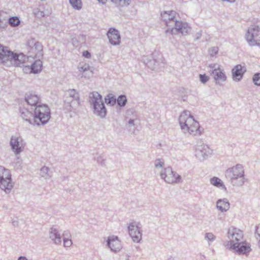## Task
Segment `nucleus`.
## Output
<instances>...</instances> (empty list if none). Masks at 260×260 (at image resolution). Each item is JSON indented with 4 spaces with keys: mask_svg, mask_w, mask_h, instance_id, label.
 <instances>
[{
    "mask_svg": "<svg viewBox=\"0 0 260 260\" xmlns=\"http://www.w3.org/2000/svg\"><path fill=\"white\" fill-rule=\"evenodd\" d=\"M126 98L124 95H120L117 99V103L119 105L123 106L125 105L126 102Z\"/></svg>",
    "mask_w": 260,
    "mask_h": 260,
    "instance_id": "nucleus-27",
    "label": "nucleus"
},
{
    "mask_svg": "<svg viewBox=\"0 0 260 260\" xmlns=\"http://www.w3.org/2000/svg\"><path fill=\"white\" fill-rule=\"evenodd\" d=\"M129 234L133 241L139 242L141 239V233L138 225L134 222L131 223L128 226Z\"/></svg>",
    "mask_w": 260,
    "mask_h": 260,
    "instance_id": "nucleus-14",
    "label": "nucleus"
},
{
    "mask_svg": "<svg viewBox=\"0 0 260 260\" xmlns=\"http://www.w3.org/2000/svg\"><path fill=\"white\" fill-rule=\"evenodd\" d=\"M43 68L42 62L40 60H36L31 66H25L23 68V72L26 74H37L40 73Z\"/></svg>",
    "mask_w": 260,
    "mask_h": 260,
    "instance_id": "nucleus-15",
    "label": "nucleus"
},
{
    "mask_svg": "<svg viewBox=\"0 0 260 260\" xmlns=\"http://www.w3.org/2000/svg\"><path fill=\"white\" fill-rule=\"evenodd\" d=\"M27 103L30 105H36L39 101V98L36 95L30 94L26 98Z\"/></svg>",
    "mask_w": 260,
    "mask_h": 260,
    "instance_id": "nucleus-22",
    "label": "nucleus"
},
{
    "mask_svg": "<svg viewBox=\"0 0 260 260\" xmlns=\"http://www.w3.org/2000/svg\"><path fill=\"white\" fill-rule=\"evenodd\" d=\"M113 3L120 5L121 6H125L128 5L131 0H111Z\"/></svg>",
    "mask_w": 260,
    "mask_h": 260,
    "instance_id": "nucleus-26",
    "label": "nucleus"
},
{
    "mask_svg": "<svg viewBox=\"0 0 260 260\" xmlns=\"http://www.w3.org/2000/svg\"><path fill=\"white\" fill-rule=\"evenodd\" d=\"M50 238L54 241L55 243H57V241L60 242L61 237L59 234H58L57 232L55 229L52 228L50 233Z\"/></svg>",
    "mask_w": 260,
    "mask_h": 260,
    "instance_id": "nucleus-21",
    "label": "nucleus"
},
{
    "mask_svg": "<svg viewBox=\"0 0 260 260\" xmlns=\"http://www.w3.org/2000/svg\"><path fill=\"white\" fill-rule=\"evenodd\" d=\"M11 51L7 47L0 45V62L6 63L9 61V57Z\"/></svg>",
    "mask_w": 260,
    "mask_h": 260,
    "instance_id": "nucleus-18",
    "label": "nucleus"
},
{
    "mask_svg": "<svg viewBox=\"0 0 260 260\" xmlns=\"http://www.w3.org/2000/svg\"><path fill=\"white\" fill-rule=\"evenodd\" d=\"M162 165H163V162H161V161H160V163L159 164V165L161 167L162 166Z\"/></svg>",
    "mask_w": 260,
    "mask_h": 260,
    "instance_id": "nucleus-39",
    "label": "nucleus"
},
{
    "mask_svg": "<svg viewBox=\"0 0 260 260\" xmlns=\"http://www.w3.org/2000/svg\"><path fill=\"white\" fill-rule=\"evenodd\" d=\"M253 81L256 85H260V73L255 74L253 77Z\"/></svg>",
    "mask_w": 260,
    "mask_h": 260,
    "instance_id": "nucleus-28",
    "label": "nucleus"
},
{
    "mask_svg": "<svg viewBox=\"0 0 260 260\" xmlns=\"http://www.w3.org/2000/svg\"><path fill=\"white\" fill-rule=\"evenodd\" d=\"M206 236L209 240H212L214 239V235L211 233L207 234Z\"/></svg>",
    "mask_w": 260,
    "mask_h": 260,
    "instance_id": "nucleus-34",
    "label": "nucleus"
},
{
    "mask_svg": "<svg viewBox=\"0 0 260 260\" xmlns=\"http://www.w3.org/2000/svg\"><path fill=\"white\" fill-rule=\"evenodd\" d=\"M200 79L202 83H205L209 80V78L208 76L206 75L205 74H201L200 75Z\"/></svg>",
    "mask_w": 260,
    "mask_h": 260,
    "instance_id": "nucleus-31",
    "label": "nucleus"
},
{
    "mask_svg": "<svg viewBox=\"0 0 260 260\" xmlns=\"http://www.w3.org/2000/svg\"><path fill=\"white\" fill-rule=\"evenodd\" d=\"M71 5L75 9H80L82 7V2L81 0H70Z\"/></svg>",
    "mask_w": 260,
    "mask_h": 260,
    "instance_id": "nucleus-24",
    "label": "nucleus"
},
{
    "mask_svg": "<svg viewBox=\"0 0 260 260\" xmlns=\"http://www.w3.org/2000/svg\"><path fill=\"white\" fill-rule=\"evenodd\" d=\"M9 23L11 26L14 27L20 24V20L17 17H12L9 19Z\"/></svg>",
    "mask_w": 260,
    "mask_h": 260,
    "instance_id": "nucleus-25",
    "label": "nucleus"
},
{
    "mask_svg": "<svg viewBox=\"0 0 260 260\" xmlns=\"http://www.w3.org/2000/svg\"><path fill=\"white\" fill-rule=\"evenodd\" d=\"M243 238V233L241 230L234 227L231 228L228 232L229 241L225 244L226 248L231 246L233 244L242 241Z\"/></svg>",
    "mask_w": 260,
    "mask_h": 260,
    "instance_id": "nucleus-7",
    "label": "nucleus"
},
{
    "mask_svg": "<svg viewBox=\"0 0 260 260\" xmlns=\"http://www.w3.org/2000/svg\"><path fill=\"white\" fill-rule=\"evenodd\" d=\"M226 248L234 250L239 254L247 255L251 250L250 245L246 241H242L239 243L233 244L231 246Z\"/></svg>",
    "mask_w": 260,
    "mask_h": 260,
    "instance_id": "nucleus-8",
    "label": "nucleus"
},
{
    "mask_svg": "<svg viewBox=\"0 0 260 260\" xmlns=\"http://www.w3.org/2000/svg\"><path fill=\"white\" fill-rule=\"evenodd\" d=\"M218 51V50L217 47H213V48H211L209 50V53L211 56H214L217 54Z\"/></svg>",
    "mask_w": 260,
    "mask_h": 260,
    "instance_id": "nucleus-30",
    "label": "nucleus"
},
{
    "mask_svg": "<svg viewBox=\"0 0 260 260\" xmlns=\"http://www.w3.org/2000/svg\"><path fill=\"white\" fill-rule=\"evenodd\" d=\"M108 243L111 250L113 251H118L121 249V243L117 237H110L108 239Z\"/></svg>",
    "mask_w": 260,
    "mask_h": 260,
    "instance_id": "nucleus-17",
    "label": "nucleus"
},
{
    "mask_svg": "<svg viewBox=\"0 0 260 260\" xmlns=\"http://www.w3.org/2000/svg\"><path fill=\"white\" fill-rule=\"evenodd\" d=\"M105 100L107 103L110 104H113L116 102V99L111 95H108Z\"/></svg>",
    "mask_w": 260,
    "mask_h": 260,
    "instance_id": "nucleus-29",
    "label": "nucleus"
},
{
    "mask_svg": "<svg viewBox=\"0 0 260 260\" xmlns=\"http://www.w3.org/2000/svg\"><path fill=\"white\" fill-rule=\"evenodd\" d=\"M107 36L112 44L117 45L119 44L120 36L118 31L115 28H110L107 32Z\"/></svg>",
    "mask_w": 260,
    "mask_h": 260,
    "instance_id": "nucleus-16",
    "label": "nucleus"
},
{
    "mask_svg": "<svg viewBox=\"0 0 260 260\" xmlns=\"http://www.w3.org/2000/svg\"><path fill=\"white\" fill-rule=\"evenodd\" d=\"M155 165H156V166H158V165L157 164H156Z\"/></svg>",
    "mask_w": 260,
    "mask_h": 260,
    "instance_id": "nucleus-40",
    "label": "nucleus"
},
{
    "mask_svg": "<svg viewBox=\"0 0 260 260\" xmlns=\"http://www.w3.org/2000/svg\"><path fill=\"white\" fill-rule=\"evenodd\" d=\"M211 183L213 185L218 187H223V188H225L224 186L223 185L221 180L217 177H213L211 179Z\"/></svg>",
    "mask_w": 260,
    "mask_h": 260,
    "instance_id": "nucleus-23",
    "label": "nucleus"
},
{
    "mask_svg": "<svg viewBox=\"0 0 260 260\" xmlns=\"http://www.w3.org/2000/svg\"><path fill=\"white\" fill-rule=\"evenodd\" d=\"M92 103L94 113L101 117H104L106 115V110L102 96L98 92L93 93Z\"/></svg>",
    "mask_w": 260,
    "mask_h": 260,
    "instance_id": "nucleus-5",
    "label": "nucleus"
},
{
    "mask_svg": "<svg viewBox=\"0 0 260 260\" xmlns=\"http://www.w3.org/2000/svg\"><path fill=\"white\" fill-rule=\"evenodd\" d=\"M255 234L260 238V223L256 226Z\"/></svg>",
    "mask_w": 260,
    "mask_h": 260,
    "instance_id": "nucleus-33",
    "label": "nucleus"
},
{
    "mask_svg": "<svg viewBox=\"0 0 260 260\" xmlns=\"http://www.w3.org/2000/svg\"><path fill=\"white\" fill-rule=\"evenodd\" d=\"M161 176L165 181L170 183L178 182L181 179L180 177L174 172L170 168L165 169L164 172L161 174Z\"/></svg>",
    "mask_w": 260,
    "mask_h": 260,
    "instance_id": "nucleus-9",
    "label": "nucleus"
},
{
    "mask_svg": "<svg viewBox=\"0 0 260 260\" xmlns=\"http://www.w3.org/2000/svg\"><path fill=\"white\" fill-rule=\"evenodd\" d=\"M83 55L86 58H89L90 57V54L87 51H84L83 52Z\"/></svg>",
    "mask_w": 260,
    "mask_h": 260,
    "instance_id": "nucleus-35",
    "label": "nucleus"
},
{
    "mask_svg": "<svg viewBox=\"0 0 260 260\" xmlns=\"http://www.w3.org/2000/svg\"><path fill=\"white\" fill-rule=\"evenodd\" d=\"M246 40L251 46H260V26L252 25L250 27L246 34Z\"/></svg>",
    "mask_w": 260,
    "mask_h": 260,
    "instance_id": "nucleus-4",
    "label": "nucleus"
},
{
    "mask_svg": "<svg viewBox=\"0 0 260 260\" xmlns=\"http://www.w3.org/2000/svg\"><path fill=\"white\" fill-rule=\"evenodd\" d=\"M217 207L221 211H226L230 207V204L226 201L219 200L217 202Z\"/></svg>",
    "mask_w": 260,
    "mask_h": 260,
    "instance_id": "nucleus-20",
    "label": "nucleus"
},
{
    "mask_svg": "<svg viewBox=\"0 0 260 260\" xmlns=\"http://www.w3.org/2000/svg\"><path fill=\"white\" fill-rule=\"evenodd\" d=\"M50 118L49 108L45 105H39L36 107L34 114V123L38 125L46 123Z\"/></svg>",
    "mask_w": 260,
    "mask_h": 260,
    "instance_id": "nucleus-3",
    "label": "nucleus"
},
{
    "mask_svg": "<svg viewBox=\"0 0 260 260\" xmlns=\"http://www.w3.org/2000/svg\"><path fill=\"white\" fill-rule=\"evenodd\" d=\"M245 70L244 67L241 65H237L232 70V74L235 80H240L245 72Z\"/></svg>",
    "mask_w": 260,
    "mask_h": 260,
    "instance_id": "nucleus-19",
    "label": "nucleus"
},
{
    "mask_svg": "<svg viewBox=\"0 0 260 260\" xmlns=\"http://www.w3.org/2000/svg\"><path fill=\"white\" fill-rule=\"evenodd\" d=\"M13 186L10 171L4 167H0V188L7 191L11 190Z\"/></svg>",
    "mask_w": 260,
    "mask_h": 260,
    "instance_id": "nucleus-6",
    "label": "nucleus"
},
{
    "mask_svg": "<svg viewBox=\"0 0 260 260\" xmlns=\"http://www.w3.org/2000/svg\"><path fill=\"white\" fill-rule=\"evenodd\" d=\"M210 68L214 69L212 71L214 78L217 83H220L225 81L226 79V76L222 69H221L219 66L216 68L215 64L210 65Z\"/></svg>",
    "mask_w": 260,
    "mask_h": 260,
    "instance_id": "nucleus-13",
    "label": "nucleus"
},
{
    "mask_svg": "<svg viewBox=\"0 0 260 260\" xmlns=\"http://www.w3.org/2000/svg\"><path fill=\"white\" fill-rule=\"evenodd\" d=\"M97 1H98L99 3L102 4H105L107 2V0H97Z\"/></svg>",
    "mask_w": 260,
    "mask_h": 260,
    "instance_id": "nucleus-36",
    "label": "nucleus"
},
{
    "mask_svg": "<svg viewBox=\"0 0 260 260\" xmlns=\"http://www.w3.org/2000/svg\"><path fill=\"white\" fill-rule=\"evenodd\" d=\"M223 1H227V2H234L235 0H222Z\"/></svg>",
    "mask_w": 260,
    "mask_h": 260,
    "instance_id": "nucleus-38",
    "label": "nucleus"
},
{
    "mask_svg": "<svg viewBox=\"0 0 260 260\" xmlns=\"http://www.w3.org/2000/svg\"><path fill=\"white\" fill-rule=\"evenodd\" d=\"M179 123L184 133L194 135L201 134L199 123L188 112L185 111L181 113L179 117Z\"/></svg>",
    "mask_w": 260,
    "mask_h": 260,
    "instance_id": "nucleus-1",
    "label": "nucleus"
},
{
    "mask_svg": "<svg viewBox=\"0 0 260 260\" xmlns=\"http://www.w3.org/2000/svg\"><path fill=\"white\" fill-rule=\"evenodd\" d=\"M26 59V56L23 53H16L11 51L9 61L10 65L14 67H19L24 63Z\"/></svg>",
    "mask_w": 260,
    "mask_h": 260,
    "instance_id": "nucleus-10",
    "label": "nucleus"
},
{
    "mask_svg": "<svg viewBox=\"0 0 260 260\" xmlns=\"http://www.w3.org/2000/svg\"><path fill=\"white\" fill-rule=\"evenodd\" d=\"M72 241L70 239H64L63 244L65 247H69L72 244Z\"/></svg>",
    "mask_w": 260,
    "mask_h": 260,
    "instance_id": "nucleus-32",
    "label": "nucleus"
},
{
    "mask_svg": "<svg viewBox=\"0 0 260 260\" xmlns=\"http://www.w3.org/2000/svg\"><path fill=\"white\" fill-rule=\"evenodd\" d=\"M18 260H27V259L26 258V257L22 256V257H19Z\"/></svg>",
    "mask_w": 260,
    "mask_h": 260,
    "instance_id": "nucleus-37",
    "label": "nucleus"
},
{
    "mask_svg": "<svg viewBox=\"0 0 260 260\" xmlns=\"http://www.w3.org/2000/svg\"><path fill=\"white\" fill-rule=\"evenodd\" d=\"M226 172L232 180L243 178L244 173L243 167L241 165H237L236 166L228 169Z\"/></svg>",
    "mask_w": 260,
    "mask_h": 260,
    "instance_id": "nucleus-11",
    "label": "nucleus"
},
{
    "mask_svg": "<svg viewBox=\"0 0 260 260\" xmlns=\"http://www.w3.org/2000/svg\"><path fill=\"white\" fill-rule=\"evenodd\" d=\"M176 16V13L173 11L164 12L161 14L162 20L165 22L166 25L171 29V31L175 29L182 34L187 33L189 27L187 24H183L182 21H177Z\"/></svg>",
    "mask_w": 260,
    "mask_h": 260,
    "instance_id": "nucleus-2",
    "label": "nucleus"
},
{
    "mask_svg": "<svg viewBox=\"0 0 260 260\" xmlns=\"http://www.w3.org/2000/svg\"><path fill=\"white\" fill-rule=\"evenodd\" d=\"M259 246H260V241H259Z\"/></svg>",
    "mask_w": 260,
    "mask_h": 260,
    "instance_id": "nucleus-41",
    "label": "nucleus"
},
{
    "mask_svg": "<svg viewBox=\"0 0 260 260\" xmlns=\"http://www.w3.org/2000/svg\"><path fill=\"white\" fill-rule=\"evenodd\" d=\"M10 145L13 151L16 154H18L22 151L24 147L22 139L17 137H12Z\"/></svg>",
    "mask_w": 260,
    "mask_h": 260,
    "instance_id": "nucleus-12",
    "label": "nucleus"
}]
</instances>
